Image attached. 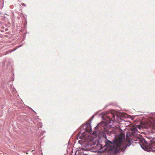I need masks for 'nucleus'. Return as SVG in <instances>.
<instances>
[{"mask_svg": "<svg viewBox=\"0 0 155 155\" xmlns=\"http://www.w3.org/2000/svg\"><path fill=\"white\" fill-rule=\"evenodd\" d=\"M109 114V111H107L105 113H102L98 115V118H101L104 121H102L97 124V133L99 132L100 134L102 133L103 137L106 139L107 137L105 132H107V125L109 124L111 126L115 122L114 120L116 116L115 115L111 114L108 115ZM110 132V134H114L115 137L112 141L108 140H103L101 138H99L97 134V137L99 138L97 139V155L104 152L105 149L104 150H101L105 146L109 148L110 150L115 154L120 151V147L119 145H120L121 140L125 139V136L121 134L120 129L117 127L113 128Z\"/></svg>", "mask_w": 155, "mask_h": 155, "instance_id": "obj_1", "label": "nucleus"}, {"mask_svg": "<svg viewBox=\"0 0 155 155\" xmlns=\"http://www.w3.org/2000/svg\"><path fill=\"white\" fill-rule=\"evenodd\" d=\"M79 130L80 131L78 133V136L81 140H79L78 143L85 148H81L79 150L78 155H82V153L84 154L83 152L84 150L96 152L97 144L95 146H93L95 145L97 142V133L96 131L93 132L91 131V128L90 121H88L86 124L82 125ZM77 153L76 152L74 155H76Z\"/></svg>", "mask_w": 155, "mask_h": 155, "instance_id": "obj_2", "label": "nucleus"}, {"mask_svg": "<svg viewBox=\"0 0 155 155\" xmlns=\"http://www.w3.org/2000/svg\"><path fill=\"white\" fill-rule=\"evenodd\" d=\"M146 139L144 138H140L139 143L143 150L148 151L153 148V145L155 143V138L149 135H146Z\"/></svg>", "mask_w": 155, "mask_h": 155, "instance_id": "obj_3", "label": "nucleus"}, {"mask_svg": "<svg viewBox=\"0 0 155 155\" xmlns=\"http://www.w3.org/2000/svg\"><path fill=\"white\" fill-rule=\"evenodd\" d=\"M124 139L121 140V142L120 145H119V146L120 147V150L121 151H124L127 147H129L131 144L133 143V141L132 140H129L127 143L124 145L123 143V142Z\"/></svg>", "mask_w": 155, "mask_h": 155, "instance_id": "obj_4", "label": "nucleus"}, {"mask_svg": "<svg viewBox=\"0 0 155 155\" xmlns=\"http://www.w3.org/2000/svg\"><path fill=\"white\" fill-rule=\"evenodd\" d=\"M13 50H10V51H7V54H8L9 53H10L13 51Z\"/></svg>", "mask_w": 155, "mask_h": 155, "instance_id": "obj_5", "label": "nucleus"}, {"mask_svg": "<svg viewBox=\"0 0 155 155\" xmlns=\"http://www.w3.org/2000/svg\"><path fill=\"white\" fill-rule=\"evenodd\" d=\"M94 115H93V116H92V119H93V117H94Z\"/></svg>", "mask_w": 155, "mask_h": 155, "instance_id": "obj_6", "label": "nucleus"}, {"mask_svg": "<svg viewBox=\"0 0 155 155\" xmlns=\"http://www.w3.org/2000/svg\"><path fill=\"white\" fill-rule=\"evenodd\" d=\"M97 128V126H96L95 127V130H96Z\"/></svg>", "mask_w": 155, "mask_h": 155, "instance_id": "obj_7", "label": "nucleus"}, {"mask_svg": "<svg viewBox=\"0 0 155 155\" xmlns=\"http://www.w3.org/2000/svg\"><path fill=\"white\" fill-rule=\"evenodd\" d=\"M21 46V45H19L18 46V48L20 47Z\"/></svg>", "mask_w": 155, "mask_h": 155, "instance_id": "obj_8", "label": "nucleus"}, {"mask_svg": "<svg viewBox=\"0 0 155 155\" xmlns=\"http://www.w3.org/2000/svg\"><path fill=\"white\" fill-rule=\"evenodd\" d=\"M25 4L23 3V6H25Z\"/></svg>", "mask_w": 155, "mask_h": 155, "instance_id": "obj_9", "label": "nucleus"}, {"mask_svg": "<svg viewBox=\"0 0 155 155\" xmlns=\"http://www.w3.org/2000/svg\"><path fill=\"white\" fill-rule=\"evenodd\" d=\"M15 50H16V49H14L13 51H15Z\"/></svg>", "mask_w": 155, "mask_h": 155, "instance_id": "obj_10", "label": "nucleus"}]
</instances>
